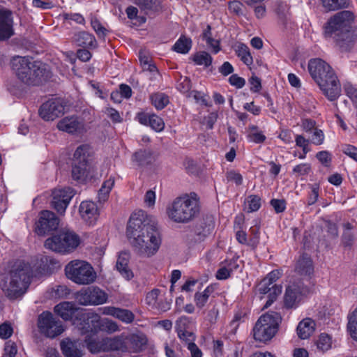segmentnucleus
<instances>
[{
  "label": "nucleus",
  "mask_w": 357,
  "mask_h": 357,
  "mask_svg": "<svg viewBox=\"0 0 357 357\" xmlns=\"http://www.w3.org/2000/svg\"><path fill=\"white\" fill-rule=\"evenodd\" d=\"M139 59L144 70H147L150 72H154L157 70L156 66L154 64L151 63V57L149 55L144 54L143 52H139Z\"/></svg>",
  "instance_id": "49530a36"
},
{
  "label": "nucleus",
  "mask_w": 357,
  "mask_h": 357,
  "mask_svg": "<svg viewBox=\"0 0 357 357\" xmlns=\"http://www.w3.org/2000/svg\"><path fill=\"white\" fill-rule=\"evenodd\" d=\"M82 334H86L85 342L88 349L92 353L100 351H120L125 353L128 351L126 344V335L121 334L114 337H105L100 341L91 339V336L97 333L100 328L99 319L97 315L84 317L83 322L80 324Z\"/></svg>",
  "instance_id": "7ed1b4c3"
},
{
  "label": "nucleus",
  "mask_w": 357,
  "mask_h": 357,
  "mask_svg": "<svg viewBox=\"0 0 357 357\" xmlns=\"http://www.w3.org/2000/svg\"><path fill=\"white\" fill-rule=\"evenodd\" d=\"M79 212L82 218L86 222L91 223L93 220L98 215V209L96 204L91 201H84L81 203Z\"/></svg>",
  "instance_id": "bb28decb"
},
{
  "label": "nucleus",
  "mask_w": 357,
  "mask_h": 357,
  "mask_svg": "<svg viewBox=\"0 0 357 357\" xmlns=\"http://www.w3.org/2000/svg\"><path fill=\"white\" fill-rule=\"evenodd\" d=\"M321 5L328 12L347 9L351 7V0H321Z\"/></svg>",
  "instance_id": "72a5a7b5"
},
{
  "label": "nucleus",
  "mask_w": 357,
  "mask_h": 357,
  "mask_svg": "<svg viewBox=\"0 0 357 357\" xmlns=\"http://www.w3.org/2000/svg\"><path fill=\"white\" fill-rule=\"evenodd\" d=\"M190 322V319L185 316L181 317L176 322V330L178 336L182 341H184L187 345H188V343L194 342L195 340V334L187 330Z\"/></svg>",
  "instance_id": "5701e85b"
},
{
  "label": "nucleus",
  "mask_w": 357,
  "mask_h": 357,
  "mask_svg": "<svg viewBox=\"0 0 357 357\" xmlns=\"http://www.w3.org/2000/svg\"><path fill=\"white\" fill-rule=\"evenodd\" d=\"M14 34L12 11L8 9H0V41L7 40Z\"/></svg>",
  "instance_id": "a211bd4d"
},
{
  "label": "nucleus",
  "mask_w": 357,
  "mask_h": 357,
  "mask_svg": "<svg viewBox=\"0 0 357 357\" xmlns=\"http://www.w3.org/2000/svg\"><path fill=\"white\" fill-rule=\"evenodd\" d=\"M215 291L214 287L211 284L206 287L203 291H197L194 296V301L197 308L202 309L208 301L209 296Z\"/></svg>",
  "instance_id": "f704fd0d"
},
{
  "label": "nucleus",
  "mask_w": 357,
  "mask_h": 357,
  "mask_svg": "<svg viewBox=\"0 0 357 357\" xmlns=\"http://www.w3.org/2000/svg\"><path fill=\"white\" fill-rule=\"evenodd\" d=\"M92 159V150L89 144L79 145L73 154V162L75 164L89 166Z\"/></svg>",
  "instance_id": "393cba45"
},
{
  "label": "nucleus",
  "mask_w": 357,
  "mask_h": 357,
  "mask_svg": "<svg viewBox=\"0 0 357 357\" xmlns=\"http://www.w3.org/2000/svg\"><path fill=\"white\" fill-rule=\"evenodd\" d=\"M310 170V165L309 164L305 163L298 165L293 169L294 173H296L301 176L308 174Z\"/></svg>",
  "instance_id": "69168bd1"
},
{
  "label": "nucleus",
  "mask_w": 357,
  "mask_h": 357,
  "mask_svg": "<svg viewBox=\"0 0 357 357\" xmlns=\"http://www.w3.org/2000/svg\"><path fill=\"white\" fill-rule=\"evenodd\" d=\"M306 291V287L301 283L289 284L284 293V306L287 309L296 308Z\"/></svg>",
  "instance_id": "f3484780"
},
{
  "label": "nucleus",
  "mask_w": 357,
  "mask_h": 357,
  "mask_svg": "<svg viewBox=\"0 0 357 357\" xmlns=\"http://www.w3.org/2000/svg\"><path fill=\"white\" fill-rule=\"evenodd\" d=\"M281 321L280 314L274 311L261 315L252 329L255 340L260 342L271 340L277 333Z\"/></svg>",
  "instance_id": "6e6552de"
},
{
  "label": "nucleus",
  "mask_w": 357,
  "mask_h": 357,
  "mask_svg": "<svg viewBox=\"0 0 357 357\" xmlns=\"http://www.w3.org/2000/svg\"><path fill=\"white\" fill-rule=\"evenodd\" d=\"M128 261L129 255L126 252H121L116 264L117 271L127 280L133 277V273L128 267Z\"/></svg>",
  "instance_id": "2f4dec72"
},
{
  "label": "nucleus",
  "mask_w": 357,
  "mask_h": 357,
  "mask_svg": "<svg viewBox=\"0 0 357 357\" xmlns=\"http://www.w3.org/2000/svg\"><path fill=\"white\" fill-rule=\"evenodd\" d=\"M324 139V135L321 130L315 128L313 135L312 136V142L316 145H320L323 144Z\"/></svg>",
  "instance_id": "680f3d73"
},
{
  "label": "nucleus",
  "mask_w": 357,
  "mask_h": 357,
  "mask_svg": "<svg viewBox=\"0 0 357 357\" xmlns=\"http://www.w3.org/2000/svg\"><path fill=\"white\" fill-rule=\"evenodd\" d=\"M316 157L326 167H328L331 161L330 153L326 151L318 152Z\"/></svg>",
  "instance_id": "052dcab7"
},
{
  "label": "nucleus",
  "mask_w": 357,
  "mask_h": 357,
  "mask_svg": "<svg viewBox=\"0 0 357 357\" xmlns=\"http://www.w3.org/2000/svg\"><path fill=\"white\" fill-rule=\"evenodd\" d=\"M311 191L308 194L307 204L312 205L315 204L319 197V185L314 183L310 186Z\"/></svg>",
  "instance_id": "8fccbe9b"
},
{
  "label": "nucleus",
  "mask_w": 357,
  "mask_h": 357,
  "mask_svg": "<svg viewBox=\"0 0 357 357\" xmlns=\"http://www.w3.org/2000/svg\"><path fill=\"white\" fill-rule=\"evenodd\" d=\"M308 71L329 100H335L339 97L340 84L330 65L321 59H312L308 63Z\"/></svg>",
  "instance_id": "39448f33"
},
{
  "label": "nucleus",
  "mask_w": 357,
  "mask_h": 357,
  "mask_svg": "<svg viewBox=\"0 0 357 357\" xmlns=\"http://www.w3.org/2000/svg\"><path fill=\"white\" fill-rule=\"evenodd\" d=\"M235 53L241 61L246 66L253 63V59L250 54L249 47L243 43L237 44L234 49Z\"/></svg>",
  "instance_id": "c9c22d12"
},
{
  "label": "nucleus",
  "mask_w": 357,
  "mask_h": 357,
  "mask_svg": "<svg viewBox=\"0 0 357 357\" xmlns=\"http://www.w3.org/2000/svg\"><path fill=\"white\" fill-rule=\"evenodd\" d=\"M347 329L352 339L357 341V307L348 317Z\"/></svg>",
  "instance_id": "79ce46f5"
},
{
  "label": "nucleus",
  "mask_w": 357,
  "mask_h": 357,
  "mask_svg": "<svg viewBox=\"0 0 357 357\" xmlns=\"http://www.w3.org/2000/svg\"><path fill=\"white\" fill-rule=\"evenodd\" d=\"M317 348L322 353L329 350L332 346L331 337L326 333H321L318 340L315 342Z\"/></svg>",
  "instance_id": "ea45409f"
},
{
  "label": "nucleus",
  "mask_w": 357,
  "mask_h": 357,
  "mask_svg": "<svg viewBox=\"0 0 357 357\" xmlns=\"http://www.w3.org/2000/svg\"><path fill=\"white\" fill-rule=\"evenodd\" d=\"M79 243L80 238L77 234L63 231L46 239L44 246L53 252L66 255L73 252Z\"/></svg>",
  "instance_id": "1a4fd4ad"
},
{
  "label": "nucleus",
  "mask_w": 357,
  "mask_h": 357,
  "mask_svg": "<svg viewBox=\"0 0 357 357\" xmlns=\"http://www.w3.org/2000/svg\"><path fill=\"white\" fill-rule=\"evenodd\" d=\"M134 3L146 15L154 14L162 8L161 0H135Z\"/></svg>",
  "instance_id": "c756f323"
},
{
  "label": "nucleus",
  "mask_w": 357,
  "mask_h": 357,
  "mask_svg": "<svg viewBox=\"0 0 357 357\" xmlns=\"http://www.w3.org/2000/svg\"><path fill=\"white\" fill-rule=\"evenodd\" d=\"M192 59L196 64L204 65L206 67L210 66L213 61L211 56L204 51L195 54Z\"/></svg>",
  "instance_id": "37998d69"
},
{
  "label": "nucleus",
  "mask_w": 357,
  "mask_h": 357,
  "mask_svg": "<svg viewBox=\"0 0 357 357\" xmlns=\"http://www.w3.org/2000/svg\"><path fill=\"white\" fill-rule=\"evenodd\" d=\"M295 272L301 276L310 277L314 273L313 261L307 253H303L296 261Z\"/></svg>",
  "instance_id": "412c9836"
},
{
  "label": "nucleus",
  "mask_w": 357,
  "mask_h": 357,
  "mask_svg": "<svg viewBox=\"0 0 357 357\" xmlns=\"http://www.w3.org/2000/svg\"><path fill=\"white\" fill-rule=\"evenodd\" d=\"M243 7V3L239 1H234L229 3V10L231 13H233L237 15L243 14L242 8Z\"/></svg>",
  "instance_id": "bf43d9fd"
},
{
  "label": "nucleus",
  "mask_w": 357,
  "mask_h": 357,
  "mask_svg": "<svg viewBox=\"0 0 357 357\" xmlns=\"http://www.w3.org/2000/svg\"><path fill=\"white\" fill-rule=\"evenodd\" d=\"M213 229V221L212 218H207L197 222L183 234L185 242L189 245H193L201 243L212 232Z\"/></svg>",
  "instance_id": "9b49d317"
},
{
  "label": "nucleus",
  "mask_w": 357,
  "mask_h": 357,
  "mask_svg": "<svg viewBox=\"0 0 357 357\" xmlns=\"http://www.w3.org/2000/svg\"><path fill=\"white\" fill-rule=\"evenodd\" d=\"M132 161L138 166H146L154 161L153 152L150 149H139L132 155Z\"/></svg>",
  "instance_id": "473e14b6"
},
{
  "label": "nucleus",
  "mask_w": 357,
  "mask_h": 357,
  "mask_svg": "<svg viewBox=\"0 0 357 357\" xmlns=\"http://www.w3.org/2000/svg\"><path fill=\"white\" fill-rule=\"evenodd\" d=\"M160 291L158 289H154L149 291L146 296V302L149 305L155 306L158 303V297Z\"/></svg>",
  "instance_id": "5fc2aeb1"
},
{
  "label": "nucleus",
  "mask_w": 357,
  "mask_h": 357,
  "mask_svg": "<svg viewBox=\"0 0 357 357\" xmlns=\"http://www.w3.org/2000/svg\"><path fill=\"white\" fill-rule=\"evenodd\" d=\"M343 152L357 162V148L352 145H346L343 149Z\"/></svg>",
  "instance_id": "774afa93"
},
{
  "label": "nucleus",
  "mask_w": 357,
  "mask_h": 357,
  "mask_svg": "<svg viewBox=\"0 0 357 357\" xmlns=\"http://www.w3.org/2000/svg\"><path fill=\"white\" fill-rule=\"evenodd\" d=\"M150 100L151 104L158 110L164 109L169 103V96L162 92H156L150 95Z\"/></svg>",
  "instance_id": "e433bc0d"
},
{
  "label": "nucleus",
  "mask_w": 357,
  "mask_h": 357,
  "mask_svg": "<svg viewBox=\"0 0 357 357\" xmlns=\"http://www.w3.org/2000/svg\"><path fill=\"white\" fill-rule=\"evenodd\" d=\"M10 66L17 79L27 86H38L47 77L46 68L31 57L15 56Z\"/></svg>",
  "instance_id": "423d86ee"
},
{
  "label": "nucleus",
  "mask_w": 357,
  "mask_h": 357,
  "mask_svg": "<svg viewBox=\"0 0 357 357\" xmlns=\"http://www.w3.org/2000/svg\"><path fill=\"white\" fill-rule=\"evenodd\" d=\"M355 15L344 10L331 16L323 25V36L333 40L343 52L349 51L357 39V27L354 26Z\"/></svg>",
  "instance_id": "f03ea898"
},
{
  "label": "nucleus",
  "mask_w": 357,
  "mask_h": 357,
  "mask_svg": "<svg viewBox=\"0 0 357 357\" xmlns=\"http://www.w3.org/2000/svg\"><path fill=\"white\" fill-rule=\"evenodd\" d=\"M148 126H150L155 131L160 132L165 128V123L162 118L155 114H152Z\"/></svg>",
  "instance_id": "de8ad7c7"
},
{
  "label": "nucleus",
  "mask_w": 357,
  "mask_h": 357,
  "mask_svg": "<svg viewBox=\"0 0 357 357\" xmlns=\"http://www.w3.org/2000/svg\"><path fill=\"white\" fill-rule=\"evenodd\" d=\"M245 204H248V213L257 211L261 207V198L258 195H251L248 197Z\"/></svg>",
  "instance_id": "c03bdc74"
},
{
  "label": "nucleus",
  "mask_w": 357,
  "mask_h": 357,
  "mask_svg": "<svg viewBox=\"0 0 357 357\" xmlns=\"http://www.w3.org/2000/svg\"><path fill=\"white\" fill-rule=\"evenodd\" d=\"M257 291L260 294H268V300L264 305V307H270L274 301H276L278 296L282 293V287L281 284H271L265 279H263L257 284Z\"/></svg>",
  "instance_id": "aec40b11"
},
{
  "label": "nucleus",
  "mask_w": 357,
  "mask_h": 357,
  "mask_svg": "<svg viewBox=\"0 0 357 357\" xmlns=\"http://www.w3.org/2000/svg\"><path fill=\"white\" fill-rule=\"evenodd\" d=\"M326 231L331 238H335L338 236V228L335 223L328 220L326 222Z\"/></svg>",
  "instance_id": "e2e57ef3"
},
{
  "label": "nucleus",
  "mask_w": 357,
  "mask_h": 357,
  "mask_svg": "<svg viewBox=\"0 0 357 357\" xmlns=\"http://www.w3.org/2000/svg\"><path fill=\"white\" fill-rule=\"evenodd\" d=\"M98 310L102 314L112 316L126 324L132 323L135 318L134 313L130 310L114 306L101 307Z\"/></svg>",
  "instance_id": "6ab92c4d"
},
{
  "label": "nucleus",
  "mask_w": 357,
  "mask_h": 357,
  "mask_svg": "<svg viewBox=\"0 0 357 357\" xmlns=\"http://www.w3.org/2000/svg\"><path fill=\"white\" fill-rule=\"evenodd\" d=\"M74 40L78 46L84 48L95 49L98 46L95 36L86 31H79L75 33Z\"/></svg>",
  "instance_id": "cd10ccee"
},
{
  "label": "nucleus",
  "mask_w": 357,
  "mask_h": 357,
  "mask_svg": "<svg viewBox=\"0 0 357 357\" xmlns=\"http://www.w3.org/2000/svg\"><path fill=\"white\" fill-rule=\"evenodd\" d=\"M87 49L88 48L83 47V49H79L77 51V58L83 62H86L89 61L92 56L91 53Z\"/></svg>",
  "instance_id": "338daca9"
},
{
  "label": "nucleus",
  "mask_w": 357,
  "mask_h": 357,
  "mask_svg": "<svg viewBox=\"0 0 357 357\" xmlns=\"http://www.w3.org/2000/svg\"><path fill=\"white\" fill-rule=\"evenodd\" d=\"M344 89L348 97L352 100L356 107H357V89L351 85L345 86Z\"/></svg>",
  "instance_id": "0e129e2a"
},
{
  "label": "nucleus",
  "mask_w": 357,
  "mask_h": 357,
  "mask_svg": "<svg viewBox=\"0 0 357 357\" xmlns=\"http://www.w3.org/2000/svg\"><path fill=\"white\" fill-rule=\"evenodd\" d=\"M315 329V323L310 318H306L299 322L296 332L299 338L305 340L310 337Z\"/></svg>",
  "instance_id": "7c9ffc66"
},
{
  "label": "nucleus",
  "mask_w": 357,
  "mask_h": 357,
  "mask_svg": "<svg viewBox=\"0 0 357 357\" xmlns=\"http://www.w3.org/2000/svg\"><path fill=\"white\" fill-rule=\"evenodd\" d=\"M65 272L69 280L78 284H89L96 278L92 266L84 261H71L66 266Z\"/></svg>",
  "instance_id": "9d476101"
},
{
  "label": "nucleus",
  "mask_w": 357,
  "mask_h": 357,
  "mask_svg": "<svg viewBox=\"0 0 357 357\" xmlns=\"http://www.w3.org/2000/svg\"><path fill=\"white\" fill-rule=\"evenodd\" d=\"M38 327L43 333L51 338L61 335L64 331L62 322L48 311L39 316Z\"/></svg>",
  "instance_id": "ddd939ff"
},
{
  "label": "nucleus",
  "mask_w": 357,
  "mask_h": 357,
  "mask_svg": "<svg viewBox=\"0 0 357 357\" xmlns=\"http://www.w3.org/2000/svg\"><path fill=\"white\" fill-rule=\"evenodd\" d=\"M229 82L231 86H236L237 89H241L245 84V79L239 77L237 74L231 75L229 78Z\"/></svg>",
  "instance_id": "13d9d810"
},
{
  "label": "nucleus",
  "mask_w": 357,
  "mask_h": 357,
  "mask_svg": "<svg viewBox=\"0 0 357 357\" xmlns=\"http://www.w3.org/2000/svg\"><path fill=\"white\" fill-rule=\"evenodd\" d=\"M107 294L98 287L82 289L75 294L76 301L82 305H98L107 302Z\"/></svg>",
  "instance_id": "f8f14e48"
},
{
  "label": "nucleus",
  "mask_w": 357,
  "mask_h": 357,
  "mask_svg": "<svg viewBox=\"0 0 357 357\" xmlns=\"http://www.w3.org/2000/svg\"><path fill=\"white\" fill-rule=\"evenodd\" d=\"M31 276L30 265L20 261L15 264L8 273L0 276V287L6 297L16 299L26 291Z\"/></svg>",
  "instance_id": "20e7f679"
},
{
  "label": "nucleus",
  "mask_w": 357,
  "mask_h": 357,
  "mask_svg": "<svg viewBox=\"0 0 357 357\" xmlns=\"http://www.w3.org/2000/svg\"><path fill=\"white\" fill-rule=\"evenodd\" d=\"M82 127L81 122L75 116L65 117L57 123L59 130L68 133L77 132L82 129Z\"/></svg>",
  "instance_id": "a878e982"
},
{
  "label": "nucleus",
  "mask_w": 357,
  "mask_h": 357,
  "mask_svg": "<svg viewBox=\"0 0 357 357\" xmlns=\"http://www.w3.org/2000/svg\"><path fill=\"white\" fill-rule=\"evenodd\" d=\"M65 105L63 100L52 98L44 102L39 109V115L45 121H53L63 115Z\"/></svg>",
  "instance_id": "dca6fc26"
},
{
  "label": "nucleus",
  "mask_w": 357,
  "mask_h": 357,
  "mask_svg": "<svg viewBox=\"0 0 357 357\" xmlns=\"http://www.w3.org/2000/svg\"><path fill=\"white\" fill-rule=\"evenodd\" d=\"M250 142L261 144L265 142L266 137L261 131L259 132H250L247 136Z\"/></svg>",
  "instance_id": "864d4df0"
},
{
  "label": "nucleus",
  "mask_w": 357,
  "mask_h": 357,
  "mask_svg": "<svg viewBox=\"0 0 357 357\" xmlns=\"http://www.w3.org/2000/svg\"><path fill=\"white\" fill-rule=\"evenodd\" d=\"M226 178L228 182H234L236 185H241L243 183L242 175L235 170H230L226 173Z\"/></svg>",
  "instance_id": "3c124183"
},
{
  "label": "nucleus",
  "mask_w": 357,
  "mask_h": 357,
  "mask_svg": "<svg viewBox=\"0 0 357 357\" xmlns=\"http://www.w3.org/2000/svg\"><path fill=\"white\" fill-rule=\"evenodd\" d=\"M89 166L80 164H72V178L77 181H83L85 179Z\"/></svg>",
  "instance_id": "58836bf2"
},
{
  "label": "nucleus",
  "mask_w": 357,
  "mask_h": 357,
  "mask_svg": "<svg viewBox=\"0 0 357 357\" xmlns=\"http://www.w3.org/2000/svg\"><path fill=\"white\" fill-rule=\"evenodd\" d=\"M191 89V81L189 77H181V79L178 81L177 84V89L181 93H187Z\"/></svg>",
  "instance_id": "603ef678"
},
{
  "label": "nucleus",
  "mask_w": 357,
  "mask_h": 357,
  "mask_svg": "<svg viewBox=\"0 0 357 357\" xmlns=\"http://www.w3.org/2000/svg\"><path fill=\"white\" fill-rule=\"evenodd\" d=\"M78 341L65 338L60 342L62 354L65 357H82L83 354Z\"/></svg>",
  "instance_id": "b1692460"
},
{
  "label": "nucleus",
  "mask_w": 357,
  "mask_h": 357,
  "mask_svg": "<svg viewBox=\"0 0 357 357\" xmlns=\"http://www.w3.org/2000/svg\"><path fill=\"white\" fill-rule=\"evenodd\" d=\"M114 184V179L112 178H109L103 182L100 189L98 191V196L99 202H105L107 199L109 194L113 188Z\"/></svg>",
  "instance_id": "a19ab883"
},
{
  "label": "nucleus",
  "mask_w": 357,
  "mask_h": 357,
  "mask_svg": "<svg viewBox=\"0 0 357 357\" xmlns=\"http://www.w3.org/2000/svg\"><path fill=\"white\" fill-rule=\"evenodd\" d=\"M59 225V219L54 213L47 210L42 211L36 222L35 232L38 235L44 236L56 231Z\"/></svg>",
  "instance_id": "4468645a"
},
{
  "label": "nucleus",
  "mask_w": 357,
  "mask_h": 357,
  "mask_svg": "<svg viewBox=\"0 0 357 357\" xmlns=\"http://www.w3.org/2000/svg\"><path fill=\"white\" fill-rule=\"evenodd\" d=\"M250 238L248 240V245L252 248H257L259 243V227L255 225L251 227L250 230Z\"/></svg>",
  "instance_id": "a18cd8bd"
},
{
  "label": "nucleus",
  "mask_w": 357,
  "mask_h": 357,
  "mask_svg": "<svg viewBox=\"0 0 357 357\" xmlns=\"http://www.w3.org/2000/svg\"><path fill=\"white\" fill-rule=\"evenodd\" d=\"M192 47V40L181 35L172 47V50L180 54H187Z\"/></svg>",
  "instance_id": "4c0bfd02"
},
{
  "label": "nucleus",
  "mask_w": 357,
  "mask_h": 357,
  "mask_svg": "<svg viewBox=\"0 0 357 357\" xmlns=\"http://www.w3.org/2000/svg\"><path fill=\"white\" fill-rule=\"evenodd\" d=\"M13 333V329L10 324L3 323L0 325V337L3 340L9 338Z\"/></svg>",
  "instance_id": "6e6d98bb"
},
{
  "label": "nucleus",
  "mask_w": 357,
  "mask_h": 357,
  "mask_svg": "<svg viewBox=\"0 0 357 357\" xmlns=\"http://www.w3.org/2000/svg\"><path fill=\"white\" fill-rule=\"evenodd\" d=\"M126 234L135 251L140 255L151 257L160 248V239L155 222L142 211L131 215Z\"/></svg>",
  "instance_id": "f257e3e1"
},
{
  "label": "nucleus",
  "mask_w": 357,
  "mask_h": 357,
  "mask_svg": "<svg viewBox=\"0 0 357 357\" xmlns=\"http://www.w3.org/2000/svg\"><path fill=\"white\" fill-rule=\"evenodd\" d=\"M79 308L73 302L63 301L56 305L54 308V312L65 321L71 320L73 317L77 315Z\"/></svg>",
  "instance_id": "4be33fe9"
},
{
  "label": "nucleus",
  "mask_w": 357,
  "mask_h": 357,
  "mask_svg": "<svg viewBox=\"0 0 357 357\" xmlns=\"http://www.w3.org/2000/svg\"><path fill=\"white\" fill-rule=\"evenodd\" d=\"M75 195V190L70 187L54 189L52 193V207L60 215H63Z\"/></svg>",
  "instance_id": "2eb2a0df"
},
{
  "label": "nucleus",
  "mask_w": 357,
  "mask_h": 357,
  "mask_svg": "<svg viewBox=\"0 0 357 357\" xmlns=\"http://www.w3.org/2000/svg\"><path fill=\"white\" fill-rule=\"evenodd\" d=\"M91 24L98 38L100 39H105L109 31L101 24L99 20L97 19H92Z\"/></svg>",
  "instance_id": "09e8293b"
},
{
  "label": "nucleus",
  "mask_w": 357,
  "mask_h": 357,
  "mask_svg": "<svg viewBox=\"0 0 357 357\" xmlns=\"http://www.w3.org/2000/svg\"><path fill=\"white\" fill-rule=\"evenodd\" d=\"M270 204L277 213H282L286 209V202L284 199H273L271 200Z\"/></svg>",
  "instance_id": "4d7b16f0"
},
{
  "label": "nucleus",
  "mask_w": 357,
  "mask_h": 357,
  "mask_svg": "<svg viewBox=\"0 0 357 357\" xmlns=\"http://www.w3.org/2000/svg\"><path fill=\"white\" fill-rule=\"evenodd\" d=\"M200 211L199 199L195 192L190 193V196L176 198L167 208L168 217L176 223H188Z\"/></svg>",
  "instance_id": "0eeeda50"
},
{
  "label": "nucleus",
  "mask_w": 357,
  "mask_h": 357,
  "mask_svg": "<svg viewBox=\"0 0 357 357\" xmlns=\"http://www.w3.org/2000/svg\"><path fill=\"white\" fill-rule=\"evenodd\" d=\"M126 344L130 353L140 351L146 344V338L143 335L131 334L126 335Z\"/></svg>",
  "instance_id": "c85d7f7f"
}]
</instances>
